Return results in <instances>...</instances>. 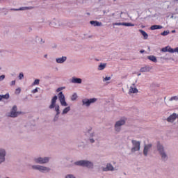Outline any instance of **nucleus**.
Returning <instances> with one entry per match:
<instances>
[{"instance_id":"obj_46","label":"nucleus","mask_w":178,"mask_h":178,"mask_svg":"<svg viewBox=\"0 0 178 178\" xmlns=\"http://www.w3.org/2000/svg\"><path fill=\"white\" fill-rule=\"evenodd\" d=\"M174 52H178V47L174 49Z\"/></svg>"},{"instance_id":"obj_19","label":"nucleus","mask_w":178,"mask_h":178,"mask_svg":"<svg viewBox=\"0 0 178 178\" xmlns=\"http://www.w3.org/2000/svg\"><path fill=\"white\" fill-rule=\"evenodd\" d=\"M138 89L136 88V83H133L129 88V94H137Z\"/></svg>"},{"instance_id":"obj_34","label":"nucleus","mask_w":178,"mask_h":178,"mask_svg":"<svg viewBox=\"0 0 178 178\" xmlns=\"http://www.w3.org/2000/svg\"><path fill=\"white\" fill-rule=\"evenodd\" d=\"M170 33V32L169 31H164L163 32H162L161 33V35L165 36V35H168Z\"/></svg>"},{"instance_id":"obj_8","label":"nucleus","mask_w":178,"mask_h":178,"mask_svg":"<svg viewBox=\"0 0 178 178\" xmlns=\"http://www.w3.org/2000/svg\"><path fill=\"white\" fill-rule=\"evenodd\" d=\"M97 101H98V99L97 98H91V99L86 98L82 99V106L88 107L90 106V105H91V104H95Z\"/></svg>"},{"instance_id":"obj_5","label":"nucleus","mask_w":178,"mask_h":178,"mask_svg":"<svg viewBox=\"0 0 178 178\" xmlns=\"http://www.w3.org/2000/svg\"><path fill=\"white\" fill-rule=\"evenodd\" d=\"M51 159V158L49 157H35L33 159V161L35 162V163H38L39 165H45L46 163H49V160Z\"/></svg>"},{"instance_id":"obj_1","label":"nucleus","mask_w":178,"mask_h":178,"mask_svg":"<svg viewBox=\"0 0 178 178\" xmlns=\"http://www.w3.org/2000/svg\"><path fill=\"white\" fill-rule=\"evenodd\" d=\"M156 149L161 158L162 162H166L168 159H169V156H168L166 150H165V147H163L161 143L157 142Z\"/></svg>"},{"instance_id":"obj_9","label":"nucleus","mask_w":178,"mask_h":178,"mask_svg":"<svg viewBox=\"0 0 178 178\" xmlns=\"http://www.w3.org/2000/svg\"><path fill=\"white\" fill-rule=\"evenodd\" d=\"M126 124V120H120L117 121L115 124V130L117 131V133L120 132L122 130V126H124Z\"/></svg>"},{"instance_id":"obj_20","label":"nucleus","mask_w":178,"mask_h":178,"mask_svg":"<svg viewBox=\"0 0 178 178\" xmlns=\"http://www.w3.org/2000/svg\"><path fill=\"white\" fill-rule=\"evenodd\" d=\"M176 113H173L172 115L167 118L166 120L168 122V123H173V122L176 120Z\"/></svg>"},{"instance_id":"obj_41","label":"nucleus","mask_w":178,"mask_h":178,"mask_svg":"<svg viewBox=\"0 0 178 178\" xmlns=\"http://www.w3.org/2000/svg\"><path fill=\"white\" fill-rule=\"evenodd\" d=\"M35 92H38V88H36L32 90L33 94H35Z\"/></svg>"},{"instance_id":"obj_43","label":"nucleus","mask_w":178,"mask_h":178,"mask_svg":"<svg viewBox=\"0 0 178 178\" xmlns=\"http://www.w3.org/2000/svg\"><path fill=\"white\" fill-rule=\"evenodd\" d=\"M15 84H16V81H12L10 86H11V87H12L13 86H15Z\"/></svg>"},{"instance_id":"obj_42","label":"nucleus","mask_w":178,"mask_h":178,"mask_svg":"<svg viewBox=\"0 0 178 178\" xmlns=\"http://www.w3.org/2000/svg\"><path fill=\"white\" fill-rule=\"evenodd\" d=\"M5 79V75L0 76V81H3Z\"/></svg>"},{"instance_id":"obj_44","label":"nucleus","mask_w":178,"mask_h":178,"mask_svg":"<svg viewBox=\"0 0 178 178\" xmlns=\"http://www.w3.org/2000/svg\"><path fill=\"white\" fill-rule=\"evenodd\" d=\"M62 90H63V88H57V90H56V92H59V91H62Z\"/></svg>"},{"instance_id":"obj_29","label":"nucleus","mask_w":178,"mask_h":178,"mask_svg":"<svg viewBox=\"0 0 178 178\" xmlns=\"http://www.w3.org/2000/svg\"><path fill=\"white\" fill-rule=\"evenodd\" d=\"M69 112H70V106L65 107L62 112V115H66Z\"/></svg>"},{"instance_id":"obj_54","label":"nucleus","mask_w":178,"mask_h":178,"mask_svg":"<svg viewBox=\"0 0 178 178\" xmlns=\"http://www.w3.org/2000/svg\"><path fill=\"white\" fill-rule=\"evenodd\" d=\"M120 15H123V12H121Z\"/></svg>"},{"instance_id":"obj_7","label":"nucleus","mask_w":178,"mask_h":178,"mask_svg":"<svg viewBox=\"0 0 178 178\" xmlns=\"http://www.w3.org/2000/svg\"><path fill=\"white\" fill-rule=\"evenodd\" d=\"M132 147L131 149V152L134 153L137 152V151H140L141 149V142L136 140H131Z\"/></svg>"},{"instance_id":"obj_3","label":"nucleus","mask_w":178,"mask_h":178,"mask_svg":"<svg viewBox=\"0 0 178 178\" xmlns=\"http://www.w3.org/2000/svg\"><path fill=\"white\" fill-rule=\"evenodd\" d=\"M56 101H58V96L55 95L53 97L51 101V104L49 106V109H54L56 112V115H60V106L56 104Z\"/></svg>"},{"instance_id":"obj_51","label":"nucleus","mask_w":178,"mask_h":178,"mask_svg":"<svg viewBox=\"0 0 178 178\" xmlns=\"http://www.w3.org/2000/svg\"><path fill=\"white\" fill-rule=\"evenodd\" d=\"M111 16H115V13L111 14Z\"/></svg>"},{"instance_id":"obj_17","label":"nucleus","mask_w":178,"mask_h":178,"mask_svg":"<svg viewBox=\"0 0 178 178\" xmlns=\"http://www.w3.org/2000/svg\"><path fill=\"white\" fill-rule=\"evenodd\" d=\"M31 9H34V7H20L19 8H10V10H14L15 12H17L19 10H31Z\"/></svg>"},{"instance_id":"obj_10","label":"nucleus","mask_w":178,"mask_h":178,"mask_svg":"<svg viewBox=\"0 0 178 178\" xmlns=\"http://www.w3.org/2000/svg\"><path fill=\"white\" fill-rule=\"evenodd\" d=\"M6 162V149L0 147V165Z\"/></svg>"},{"instance_id":"obj_11","label":"nucleus","mask_w":178,"mask_h":178,"mask_svg":"<svg viewBox=\"0 0 178 178\" xmlns=\"http://www.w3.org/2000/svg\"><path fill=\"white\" fill-rule=\"evenodd\" d=\"M19 115H22V112L17 111V106H13L10 112V118H17Z\"/></svg>"},{"instance_id":"obj_45","label":"nucleus","mask_w":178,"mask_h":178,"mask_svg":"<svg viewBox=\"0 0 178 178\" xmlns=\"http://www.w3.org/2000/svg\"><path fill=\"white\" fill-rule=\"evenodd\" d=\"M21 91H22V89H20V88H18L16 89V92H18L19 94H20Z\"/></svg>"},{"instance_id":"obj_47","label":"nucleus","mask_w":178,"mask_h":178,"mask_svg":"<svg viewBox=\"0 0 178 178\" xmlns=\"http://www.w3.org/2000/svg\"><path fill=\"white\" fill-rule=\"evenodd\" d=\"M145 52V50H140V54H144Z\"/></svg>"},{"instance_id":"obj_52","label":"nucleus","mask_w":178,"mask_h":178,"mask_svg":"<svg viewBox=\"0 0 178 178\" xmlns=\"http://www.w3.org/2000/svg\"><path fill=\"white\" fill-rule=\"evenodd\" d=\"M138 76H141V74L140 73L138 74Z\"/></svg>"},{"instance_id":"obj_16","label":"nucleus","mask_w":178,"mask_h":178,"mask_svg":"<svg viewBox=\"0 0 178 178\" xmlns=\"http://www.w3.org/2000/svg\"><path fill=\"white\" fill-rule=\"evenodd\" d=\"M152 148V144L149 143L147 145H145L144 149H143V155L145 156H148V151Z\"/></svg>"},{"instance_id":"obj_49","label":"nucleus","mask_w":178,"mask_h":178,"mask_svg":"<svg viewBox=\"0 0 178 178\" xmlns=\"http://www.w3.org/2000/svg\"><path fill=\"white\" fill-rule=\"evenodd\" d=\"M172 33H176L175 30L172 31Z\"/></svg>"},{"instance_id":"obj_53","label":"nucleus","mask_w":178,"mask_h":178,"mask_svg":"<svg viewBox=\"0 0 178 178\" xmlns=\"http://www.w3.org/2000/svg\"><path fill=\"white\" fill-rule=\"evenodd\" d=\"M175 2H178V0H175Z\"/></svg>"},{"instance_id":"obj_28","label":"nucleus","mask_w":178,"mask_h":178,"mask_svg":"<svg viewBox=\"0 0 178 178\" xmlns=\"http://www.w3.org/2000/svg\"><path fill=\"white\" fill-rule=\"evenodd\" d=\"M106 67V63H100V65L98 66V70H104Z\"/></svg>"},{"instance_id":"obj_6","label":"nucleus","mask_w":178,"mask_h":178,"mask_svg":"<svg viewBox=\"0 0 178 178\" xmlns=\"http://www.w3.org/2000/svg\"><path fill=\"white\" fill-rule=\"evenodd\" d=\"M32 169H33V170H38L39 172H41V173H47L48 172H51V168H49V167L40 165H32Z\"/></svg>"},{"instance_id":"obj_56","label":"nucleus","mask_w":178,"mask_h":178,"mask_svg":"<svg viewBox=\"0 0 178 178\" xmlns=\"http://www.w3.org/2000/svg\"><path fill=\"white\" fill-rule=\"evenodd\" d=\"M113 1H116V0H113Z\"/></svg>"},{"instance_id":"obj_35","label":"nucleus","mask_w":178,"mask_h":178,"mask_svg":"<svg viewBox=\"0 0 178 178\" xmlns=\"http://www.w3.org/2000/svg\"><path fill=\"white\" fill-rule=\"evenodd\" d=\"M169 101H178V96H173L172 97Z\"/></svg>"},{"instance_id":"obj_18","label":"nucleus","mask_w":178,"mask_h":178,"mask_svg":"<svg viewBox=\"0 0 178 178\" xmlns=\"http://www.w3.org/2000/svg\"><path fill=\"white\" fill-rule=\"evenodd\" d=\"M71 83H72L73 84H81V83H83V79H81V78L73 76L71 79Z\"/></svg>"},{"instance_id":"obj_25","label":"nucleus","mask_w":178,"mask_h":178,"mask_svg":"<svg viewBox=\"0 0 178 178\" xmlns=\"http://www.w3.org/2000/svg\"><path fill=\"white\" fill-rule=\"evenodd\" d=\"M147 59H149V60H151L152 62H154V63H156L158 62L155 56H148Z\"/></svg>"},{"instance_id":"obj_30","label":"nucleus","mask_w":178,"mask_h":178,"mask_svg":"<svg viewBox=\"0 0 178 178\" xmlns=\"http://www.w3.org/2000/svg\"><path fill=\"white\" fill-rule=\"evenodd\" d=\"M167 52H170V54H173L175 52V49H172L170 46H168Z\"/></svg>"},{"instance_id":"obj_22","label":"nucleus","mask_w":178,"mask_h":178,"mask_svg":"<svg viewBox=\"0 0 178 178\" xmlns=\"http://www.w3.org/2000/svg\"><path fill=\"white\" fill-rule=\"evenodd\" d=\"M90 24L94 27H101L102 26V22H99L98 21H90Z\"/></svg>"},{"instance_id":"obj_32","label":"nucleus","mask_w":178,"mask_h":178,"mask_svg":"<svg viewBox=\"0 0 178 178\" xmlns=\"http://www.w3.org/2000/svg\"><path fill=\"white\" fill-rule=\"evenodd\" d=\"M76 99H77V94L74 93V95H72V96L71 97V100L76 101Z\"/></svg>"},{"instance_id":"obj_31","label":"nucleus","mask_w":178,"mask_h":178,"mask_svg":"<svg viewBox=\"0 0 178 178\" xmlns=\"http://www.w3.org/2000/svg\"><path fill=\"white\" fill-rule=\"evenodd\" d=\"M38 84H40V79H35L32 83V86H38Z\"/></svg>"},{"instance_id":"obj_21","label":"nucleus","mask_w":178,"mask_h":178,"mask_svg":"<svg viewBox=\"0 0 178 178\" xmlns=\"http://www.w3.org/2000/svg\"><path fill=\"white\" fill-rule=\"evenodd\" d=\"M67 60V56H62V57H59V58H56V63H65V62Z\"/></svg>"},{"instance_id":"obj_24","label":"nucleus","mask_w":178,"mask_h":178,"mask_svg":"<svg viewBox=\"0 0 178 178\" xmlns=\"http://www.w3.org/2000/svg\"><path fill=\"white\" fill-rule=\"evenodd\" d=\"M161 29H163L161 25H153L150 27V30H161Z\"/></svg>"},{"instance_id":"obj_4","label":"nucleus","mask_w":178,"mask_h":178,"mask_svg":"<svg viewBox=\"0 0 178 178\" xmlns=\"http://www.w3.org/2000/svg\"><path fill=\"white\" fill-rule=\"evenodd\" d=\"M85 134L88 137L89 143H90V144H94V143H95V140H94V137H95V132L92 131V127L88 128L85 131Z\"/></svg>"},{"instance_id":"obj_33","label":"nucleus","mask_w":178,"mask_h":178,"mask_svg":"<svg viewBox=\"0 0 178 178\" xmlns=\"http://www.w3.org/2000/svg\"><path fill=\"white\" fill-rule=\"evenodd\" d=\"M65 178H76V176H74V175L72 174H68L65 175Z\"/></svg>"},{"instance_id":"obj_26","label":"nucleus","mask_w":178,"mask_h":178,"mask_svg":"<svg viewBox=\"0 0 178 178\" xmlns=\"http://www.w3.org/2000/svg\"><path fill=\"white\" fill-rule=\"evenodd\" d=\"M139 32L142 34V35H143L144 37V40H147L148 38V33H147V32H145V31L140 29Z\"/></svg>"},{"instance_id":"obj_23","label":"nucleus","mask_w":178,"mask_h":178,"mask_svg":"<svg viewBox=\"0 0 178 178\" xmlns=\"http://www.w3.org/2000/svg\"><path fill=\"white\" fill-rule=\"evenodd\" d=\"M151 69H152V67L145 66V67L140 68V72H141L142 73H145L147 72H149L151 70Z\"/></svg>"},{"instance_id":"obj_38","label":"nucleus","mask_w":178,"mask_h":178,"mask_svg":"<svg viewBox=\"0 0 178 178\" xmlns=\"http://www.w3.org/2000/svg\"><path fill=\"white\" fill-rule=\"evenodd\" d=\"M58 119H59V114H56L54 118V122H58Z\"/></svg>"},{"instance_id":"obj_50","label":"nucleus","mask_w":178,"mask_h":178,"mask_svg":"<svg viewBox=\"0 0 178 178\" xmlns=\"http://www.w3.org/2000/svg\"><path fill=\"white\" fill-rule=\"evenodd\" d=\"M104 14L106 13V10H103Z\"/></svg>"},{"instance_id":"obj_39","label":"nucleus","mask_w":178,"mask_h":178,"mask_svg":"<svg viewBox=\"0 0 178 178\" xmlns=\"http://www.w3.org/2000/svg\"><path fill=\"white\" fill-rule=\"evenodd\" d=\"M168 46H166L165 47L161 49V52H168Z\"/></svg>"},{"instance_id":"obj_55","label":"nucleus","mask_w":178,"mask_h":178,"mask_svg":"<svg viewBox=\"0 0 178 178\" xmlns=\"http://www.w3.org/2000/svg\"><path fill=\"white\" fill-rule=\"evenodd\" d=\"M5 15H8V11L6 12V13H5Z\"/></svg>"},{"instance_id":"obj_37","label":"nucleus","mask_w":178,"mask_h":178,"mask_svg":"<svg viewBox=\"0 0 178 178\" xmlns=\"http://www.w3.org/2000/svg\"><path fill=\"white\" fill-rule=\"evenodd\" d=\"M18 77L19 80H22V79H24V74H23V72L19 73V75Z\"/></svg>"},{"instance_id":"obj_48","label":"nucleus","mask_w":178,"mask_h":178,"mask_svg":"<svg viewBox=\"0 0 178 178\" xmlns=\"http://www.w3.org/2000/svg\"><path fill=\"white\" fill-rule=\"evenodd\" d=\"M44 58H48V55L47 54H45L44 56Z\"/></svg>"},{"instance_id":"obj_15","label":"nucleus","mask_w":178,"mask_h":178,"mask_svg":"<svg viewBox=\"0 0 178 178\" xmlns=\"http://www.w3.org/2000/svg\"><path fill=\"white\" fill-rule=\"evenodd\" d=\"M103 172H113L115 168L111 163H107L106 167H102Z\"/></svg>"},{"instance_id":"obj_27","label":"nucleus","mask_w":178,"mask_h":178,"mask_svg":"<svg viewBox=\"0 0 178 178\" xmlns=\"http://www.w3.org/2000/svg\"><path fill=\"white\" fill-rule=\"evenodd\" d=\"M9 93H6V95H0V101H2V99H9Z\"/></svg>"},{"instance_id":"obj_12","label":"nucleus","mask_w":178,"mask_h":178,"mask_svg":"<svg viewBox=\"0 0 178 178\" xmlns=\"http://www.w3.org/2000/svg\"><path fill=\"white\" fill-rule=\"evenodd\" d=\"M58 97L60 101L61 106H67V103L66 102V99L65 98V95H63V92H60L58 94L57 99Z\"/></svg>"},{"instance_id":"obj_2","label":"nucleus","mask_w":178,"mask_h":178,"mask_svg":"<svg viewBox=\"0 0 178 178\" xmlns=\"http://www.w3.org/2000/svg\"><path fill=\"white\" fill-rule=\"evenodd\" d=\"M76 166H81L82 168H87L88 169L94 168V163L88 160H80L74 163Z\"/></svg>"},{"instance_id":"obj_40","label":"nucleus","mask_w":178,"mask_h":178,"mask_svg":"<svg viewBox=\"0 0 178 178\" xmlns=\"http://www.w3.org/2000/svg\"><path fill=\"white\" fill-rule=\"evenodd\" d=\"M109 80H111V76H106L103 79V81H108Z\"/></svg>"},{"instance_id":"obj_36","label":"nucleus","mask_w":178,"mask_h":178,"mask_svg":"<svg viewBox=\"0 0 178 178\" xmlns=\"http://www.w3.org/2000/svg\"><path fill=\"white\" fill-rule=\"evenodd\" d=\"M40 40L39 41V44H40V45L45 44V40L42 39V38H40Z\"/></svg>"},{"instance_id":"obj_13","label":"nucleus","mask_w":178,"mask_h":178,"mask_svg":"<svg viewBox=\"0 0 178 178\" xmlns=\"http://www.w3.org/2000/svg\"><path fill=\"white\" fill-rule=\"evenodd\" d=\"M49 24L51 27H55V28L60 27V26H62V21L59 19H54V21L50 22Z\"/></svg>"},{"instance_id":"obj_14","label":"nucleus","mask_w":178,"mask_h":178,"mask_svg":"<svg viewBox=\"0 0 178 178\" xmlns=\"http://www.w3.org/2000/svg\"><path fill=\"white\" fill-rule=\"evenodd\" d=\"M113 26H125L126 27H134V24L130 22H115Z\"/></svg>"}]
</instances>
